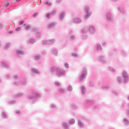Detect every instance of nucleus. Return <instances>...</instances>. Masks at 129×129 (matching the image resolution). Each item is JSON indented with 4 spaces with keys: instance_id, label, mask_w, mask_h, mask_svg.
Instances as JSON below:
<instances>
[{
    "instance_id": "obj_3",
    "label": "nucleus",
    "mask_w": 129,
    "mask_h": 129,
    "mask_svg": "<svg viewBox=\"0 0 129 129\" xmlns=\"http://www.w3.org/2000/svg\"><path fill=\"white\" fill-rule=\"evenodd\" d=\"M39 97H41V95L35 93L33 91H31L27 95V98L30 100H32V99H37V98H39Z\"/></svg>"
},
{
    "instance_id": "obj_46",
    "label": "nucleus",
    "mask_w": 129,
    "mask_h": 129,
    "mask_svg": "<svg viewBox=\"0 0 129 129\" xmlns=\"http://www.w3.org/2000/svg\"><path fill=\"white\" fill-rule=\"evenodd\" d=\"M51 17H52V16L51 15V13H50V14L47 13L46 14V18H47V19H50V18H51Z\"/></svg>"
},
{
    "instance_id": "obj_39",
    "label": "nucleus",
    "mask_w": 129,
    "mask_h": 129,
    "mask_svg": "<svg viewBox=\"0 0 129 129\" xmlns=\"http://www.w3.org/2000/svg\"><path fill=\"white\" fill-rule=\"evenodd\" d=\"M55 85H56V86H57V87L59 86H60L61 85V83H59L58 82H55L54 83Z\"/></svg>"
},
{
    "instance_id": "obj_17",
    "label": "nucleus",
    "mask_w": 129,
    "mask_h": 129,
    "mask_svg": "<svg viewBox=\"0 0 129 129\" xmlns=\"http://www.w3.org/2000/svg\"><path fill=\"white\" fill-rule=\"evenodd\" d=\"M81 90L82 94H85V92H86V88H85V86H82Z\"/></svg>"
},
{
    "instance_id": "obj_16",
    "label": "nucleus",
    "mask_w": 129,
    "mask_h": 129,
    "mask_svg": "<svg viewBox=\"0 0 129 129\" xmlns=\"http://www.w3.org/2000/svg\"><path fill=\"white\" fill-rule=\"evenodd\" d=\"M99 60L100 61V62H101L102 63H105V62H106L105 58H104V56H100L99 57Z\"/></svg>"
},
{
    "instance_id": "obj_56",
    "label": "nucleus",
    "mask_w": 129,
    "mask_h": 129,
    "mask_svg": "<svg viewBox=\"0 0 129 129\" xmlns=\"http://www.w3.org/2000/svg\"><path fill=\"white\" fill-rule=\"evenodd\" d=\"M15 103H16V101H12L10 102V104H15Z\"/></svg>"
},
{
    "instance_id": "obj_23",
    "label": "nucleus",
    "mask_w": 129,
    "mask_h": 129,
    "mask_svg": "<svg viewBox=\"0 0 129 129\" xmlns=\"http://www.w3.org/2000/svg\"><path fill=\"white\" fill-rule=\"evenodd\" d=\"M28 44H34V43H36V40L33 38L29 39L28 41Z\"/></svg>"
},
{
    "instance_id": "obj_55",
    "label": "nucleus",
    "mask_w": 129,
    "mask_h": 129,
    "mask_svg": "<svg viewBox=\"0 0 129 129\" xmlns=\"http://www.w3.org/2000/svg\"><path fill=\"white\" fill-rule=\"evenodd\" d=\"M74 33V32H73V30H70V36L72 35H73Z\"/></svg>"
},
{
    "instance_id": "obj_15",
    "label": "nucleus",
    "mask_w": 129,
    "mask_h": 129,
    "mask_svg": "<svg viewBox=\"0 0 129 129\" xmlns=\"http://www.w3.org/2000/svg\"><path fill=\"white\" fill-rule=\"evenodd\" d=\"M78 123L80 127H81V128H84V123H83L81 120H78Z\"/></svg>"
},
{
    "instance_id": "obj_18",
    "label": "nucleus",
    "mask_w": 129,
    "mask_h": 129,
    "mask_svg": "<svg viewBox=\"0 0 129 129\" xmlns=\"http://www.w3.org/2000/svg\"><path fill=\"white\" fill-rule=\"evenodd\" d=\"M58 91L60 93H65L66 92V90L62 87H59L58 89Z\"/></svg>"
},
{
    "instance_id": "obj_11",
    "label": "nucleus",
    "mask_w": 129,
    "mask_h": 129,
    "mask_svg": "<svg viewBox=\"0 0 129 129\" xmlns=\"http://www.w3.org/2000/svg\"><path fill=\"white\" fill-rule=\"evenodd\" d=\"M61 125L62 127H63V128L70 129L69 128V123H68V122H66V121L62 122V123H61Z\"/></svg>"
},
{
    "instance_id": "obj_52",
    "label": "nucleus",
    "mask_w": 129,
    "mask_h": 129,
    "mask_svg": "<svg viewBox=\"0 0 129 129\" xmlns=\"http://www.w3.org/2000/svg\"><path fill=\"white\" fill-rule=\"evenodd\" d=\"M11 45V43H8L6 46V49H8V48H10V46Z\"/></svg>"
},
{
    "instance_id": "obj_44",
    "label": "nucleus",
    "mask_w": 129,
    "mask_h": 129,
    "mask_svg": "<svg viewBox=\"0 0 129 129\" xmlns=\"http://www.w3.org/2000/svg\"><path fill=\"white\" fill-rule=\"evenodd\" d=\"M64 67H65L66 68H67V69L69 68V64H68V63H67V62H66V63H64Z\"/></svg>"
},
{
    "instance_id": "obj_2",
    "label": "nucleus",
    "mask_w": 129,
    "mask_h": 129,
    "mask_svg": "<svg viewBox=\"0 0 129 129\" xmlns=\"http://www.w3.org/2000/svg\"><path fill=\"white\" fill-rule=\"evenodd\" d=\"M87 31L91 34V35H94L96 31L94 26H89L85 27V29H82L81 32L82 34H86Z\"/></svg>"
},
{
    "instance_id": "obj_29",
    "label": "nucleus",
    "mask_w": 129,
    "mask_h": 129,
    "mask_svg": "<svg viewBox=\"0 0 129 129\" xmlns=\"http://www.w3.org/2000/svg\"><path fill=\"white\" fill-rule=\"evenodd\" d=\"M118 10L121 14H124L125 13V11H124V9H123V8H119Z\"/></svg>"
},
{
    "instance_id": "obj_5",
    "label": "nucleus",
    "mask_w": 129,
    "mask_h": 129,
    "mask_svg": "<svg viewBox=\"0 0 129 129\" xmlns=\"http://www.w3.org/2000/svg\"><path fill=\"white\" fill-rule=\"evenodd\" d=\"M122 77L123 78V83H127L129 80L128 74H127V72L125 71H123L122 73Z\"/></svg>"
},
{
    "instance_id": "obj_6",
    "label": "nucleus",
    "mask_w": 129,
    "mask_h": 129,
    "mask_svg": "<svg viewBox=\"0 0 129 129\" xmlns=\"http://www.w3.org/2000/svg\"><path fill=\"white\" fill-rule=\"evenodd\" d=\"M70 23H72V24H81L82 23V19L79 18H73L71 20Z\"/></svg>"
},
{
    "instance_id": "obj_49",
    "label": "nucleus",
    "mask_w": 129,
    "mask_h": 129,
    "mask_svg": "<svg viewBox=\"0 0 129 129\" xmlns=\"http://www.w3.org/2000/svg\"><path fill=\"white\" fill-rule=\"evenodd\" d=\"M18 77H19V76H18V75H15L13 76L14 79H15L16 80H17V79H18Z\"/></svg>"
},
{
    "instance_id": "obj_20",
    "label": "nucleus",
    "mask_w": 129,
    "mask_h": 129,
    "mask_svg": "<svg viewBox=\"0 0 129 129\" xmlns=\"http://www.w3.org/2000/svg\"><path fill=\"white\" fill-rule=\"evenodd\" d=\"M1 66H2V67L5 68V67H7V68H9L10 67V66H9L8 64H6V62L2 61L0 63Z\"/></svg>"
},
{
    "instance_id": "obj_60",
    "label": "nucleus",
    "mask_w": 129,
    "mask_h": 129,
    "mask_svg": "<svg viewBox=\"0 0 129 129\" xmlns=\"http://www.w3.org/2000/svg\"><path fill=\"white\" fill-rule=\"evenodd\" d=\"M15 85H16V86H19V83H18L17 82H15L14 83Z\"/></svg>"
},
{
    "instance_id": "obj_40",
    "label": "nucleus",
    "mask_w": 129,
    "mask_h": 129,
    "mask_svg": "<svg viewBox=\"0 0 129 129\" xmlns=\"http://www.w3.org/2000/svg\"><path fill=\"white\" fill-rule=\"evenodd\" d=\"M121 53L122 56H126V53H125V51H124V50H121Z\"/></svg>"
},
{
    "instance_id": "obj_33",
    "label": "nucleus",
    "mask_w": 129,
    "mask_h": 129,
    "mask_svg": "<svg viewBox=\"0 0 129 129\" xmlns=\"http://www.w3.org/2000/svg\"><path fill=\"white\" fill-rule=\"evenodd\" d=\"M108 70H109V71H110L111 72H115V70L110 67H108Z\"/></svg>"
},
{
    "instance_id": "obj_30",
    "label": "nucleus",
    "mask_w": 129,
    "mask_h": 129,
    "mask_svg": "<svg viewBox=\"0 0 129 129\" xmlns=\"http://www.w3.org/2000/svg\"><path fill=\"white\" fill-rule=\"evenodd\" d=\"M71 107H72L73 109H77V105L75 104H72L71 105Z\"/></svg>"
},
{
    "instance_id": "obj_57",
    "label": "nucleus",
    "mask_w": 129,
    "mask_h": 129,
    "mask_svg": "<svg viewBox=\"0 0 129 129\" xmlns=\"http://www.w3.org/2000/svg\"><path fill=\"white\" fill-rule=\"evenodd\" d=\"M42 54H43V55H46V54H47V51H46V50H43V51H42Z\"/></svg>"
},
{
    "instance_id": "obj_12",
    "label": "nucleus",
    "mask_w": 129,
    "mask_h": 129,
    "mask_svg": "<svg viewBox=\"0 0 129 129\" xmlns=\"http://www.w3.org/2000/svg\"><path fill=\"white\" fill-rule=\"evenodd\" d=\"M55 26L56 23L55 22H52L47 25V28H48V29H53Z\"/></svg>"
},
{
    "instance_id": "obj_10",
    "label": "nucleus",
    "mask_w": 129,
    "mask_h": 129,
    "mask_svg": "<svg viewBox=\"0 0 129 129\" xmlns=\"http://www.w3.org/2000/svg\"><path fill=\"white\" fill-rule=\"evenodd\" d=\"M31 72L32 74H41V72L36 68L31 69Z\"/></svg>"
},
{
    "instance_id": "obj_4",
    "label": "nucleus",
    "mask_w": 129,
    "mask_h": 129,
    "mask_svg": "<svg viewBox=\"0 0 129 129\" xmlns=\"http://www.w3.org/2000/svg\"><path fill=\"white\" fill-rule=\"evenodd\" d=\"M84 12L86 13L84 19L85 20H88L91 17L92 13L90 12V7L89 6H85L84 8Z\"/></svg>"
},
{
    "instance_id": "obj_54",
    "label": "nucleus",
    "mask_w": 129,
    "mask_h": 129,
    "mask_svg": "<svg viewBox=\"0 0 129 129\" xmlns=\"http://www.w3.org/2000/svg\"><path fill=\"white\" fill-rule=\"evenodd\" d=\"M126 114L127 117H129V110H127L126 111Z\"/></svg>"
},
{
    "instance_id": "obj_38",
    "label": "nucleus",
    "mask_w": 129,
    "mask_h": 129,
    "mask_svg": "<svg viewBox=\"0 0 129 129\" xmlns=\"http://www.w3.org/2000/svg\"><path fill=\"white\" fill-rule=\"evenodd\" d=\"M86 103L87 104V105H90V104H92V101H89V100H86Z\"/></svg>"
},
{
    "instance_id": "obj_58",
    "label": "nucleus",
    "mask_w": 129,
    "mask_h": 129,
    "mask_svg": "<svg viewBox=\"0 0 129 129\" xmlns=\"http://www.w3.org/2000/svg\"><path fill=\"white\" fill-rule=\"evenodd\" d=\"M24 23H25V21H21V22L19 23V26L23 25V24H24Z\"/></svg>"
},
{
    "instance_id": "obj_37",
    "label": "nucleus",
    "mask_w": 129,
    "mask_h": 129,
    "mask_svg": "<svg viewBox=\"0 0 129 129\" xmlns=\"http://www.w3.org/2000/svg\"><path fill=\"white\" fill-rule=\"evenodd\" d=\"M102 89H104V90H107L108 89V86L104 85L102 87Z\"/></svg>"
},
{
    "instance_id": "obj_48",
    "label": "nucleus",
    "mask_w": 129,
    "mask_h": 129,
    "mask_svg": "<svg viewBox=\"0 0 129 129\" xmlns=\"http://www.w3.org/2000/svg\"><path fill=\"white\" fill-rule=\"evenodd\" d=\"M41 33L40 32H38L36 33V38H40Z\"/></svg>"
},
{
    "instance_id": "obj_28",
    "label": "nucleus",
    "mask_w": 129,
    "mask_h": 129,
    "mask_svg": "<svg viewBox=\"0 0 129 129\" xmlns=\"http://www.w3.org/2000/svg\"><path fill=\"white\" fill-rule=\"evenodd\" d=\"M57 14V10H53L51 13L50 15L51 16H55Z\"/></svg>"
},
{
    "instance_id": "obj_21",
    "label": "nucleus",
    "mask_w": 129,
    "mask_h": 129,
    "mask_svg": "<svg viewBox=\"0 0 129 129\" xmlns=\"http://www.w3.org/2000/svg\"><path fill=\"white\" fill-rule=\"evenodd\" d=\"M97 49L98 51H102V47L101 46V44L100 43H97Z\"/></svg>"
},
{
    "instance_id": "obj_22",
    "label": "nucleus",
    "mask_w": 129,
    "mask_h": 129,
    "mask_svg": "<svg viewBox=\"0 0 129 129\" xmlns=\"http://www.w3.org/2000/svg\"><path fill=\"white\" fill-rule=\"evenodd\" d=\"M123 123L126 126H128L129 125V120L126 118H124L123 119Z\"/></svg>"
},
{
    "instance_id": "obj_34",
    "label": "nucleus",
    "mask_w": 129,
    "mask_h": 129,
    "mask_svg": "<svg viewBox=\"0 0 129 129\" xmlns=\"http://www.w3.org/2000/svg\"><path fill=\"white\" fill-rule=\"evenodd\" d=\"M45 4L46 6H48V7H51V6H52V2H49V1L45 2Z\"/></svg>"
},
{
    "instance_id": "obj_51",
    "label": "nucleus",
    "mask_w": 129,
    "mask_h": 129,
    "mask_svg": "<svg viewBox=\"0 0 129 129\" xmlns=\"http://www.w3.org/2000/svg\"><path fill=\"white\" fill-rule=\"evenodd\" d=\"M21 29H22V28H21V27H20L17 28L15 30V31H16V32H19V31H21Z\"/></svg>"
},
{
    "instance_id": "obj_53",
    "label": "nucleus",
    "mask_w": 129,
    "mask_h": 129,
    "mask_svg": "<svg viewBox=\"0 0 129 129\" xmlns=\"http://www.w3.org/2000/svg\"><path fill=\"white\" fill-rule=\"evenodd\" d=\"M6 78H7V79H10V78H11V75L8 74L6 76Z\"/></svg>"
},
{
    "instance_id": "obj_61",
    "label": "nucleus",
    "mask_w": 129,
    "mask_h": 129,
    "mask_svg": "<svg viewBox=\"0 0 129 129\" xmlns=\"http://www.w3.org/2000/svg\"><path fill=\"white\" fill-rule=\"evenodd\" d=\"M61 2H62V0H56V3H57V4H60Z\"/></svg>"
},
{
    "instance_id": "obj_8",
    "label": "nucleus",
    "mask_w": 129,
    "mask_h": 129,
    "mask_svg": "<svg viewBox=\"0 0 129 129\" xmlns=\"http://www.w3.org/2000/svg\"><path fill=\"white\" fill-rule=\"evenodd\" d=\"M86 75H87V70L85 68H84L83 70V73L81 76L80 77V79L82 80L84 78H86Z\"/></svg>"
},
{
    "instance_id": "obj_42",
    "label": "nucleus",
    "mask_w": 129,
    "mask_h": 129,
    "mask_svg": "<svg viewBox=\"0 0 129 129\" xmlns=\"http://www.w3.org/2000/svg\"><path fill=\"white\" fill-rule=\"evenodd\" d=\"M9 5H10V3H9V2H6L4 4V7L7 8V7H8V6H9Z\"/></svg>"
},
{
    "instance_id": "obj_25",
    "label": "nucleus",
    "mask_w": 129,
    "mask_h": 129,
    "mask_svg": "<svg viewBox=\"0 0 129 129\" xmlns=\"http://www.w3.org/2000/svg\"><path fill=\"white\" fill-rule=\"evenodd\" d=\"M68 90L69 92H72V90H73V87L71 85H69L68 87Z\"/></svg>"
},
{
    "instance_id": "obj_13",
    "label": "nucleus",
    "mask_w": 129,
    "mask_h": 129,
    "mask_svg": "<svg viewBox=\"0 0 129 129\" xmlns=\"http://www.w3.org/2000/svg\"><path fill=\"white\" fill-rule=\"evenodd\" d=\"M16 53L18 56H21V55H25V52L20 49L16 50Z\"/></svg>"
},
{
    "instance_id": "obj_47",
    "label": "nucleus",
    "mask_w": 129,
    "mask_h": 129,
    "mask_svg": "<svg viewBox=\"0 0 129 129\" xmlns=\"http://www.w3.org/2000/svg\"><path fill=\"white\" fill-rule=\"evenodd\" d=\"M56 105L55 104H51L50 105V108H55L56 107Z\"/></svg>"
},
{
    "instance_id": "obj_31",
    "label": "nucleus",
    "mask_w": 129,
    "mask_h": 129,
    "mask_svg": "<svg viewBox=\"0 0 129 129\" xmlns=\"http://www.w3.org/2000/svg\"><path fill=\"white\" fill-rule=\"evenodd\" d=\"M70 39L71 41H73V40H75L76 36L74 35H70Z\"/></svg>"
},
{
    "instance_id": "obj_62",
    "label": "nucleus",
    "mask_w": 129,
    "mask_h": 129,
    "mask_svg": "<svg viewBox=\"0 0 129 129\" xmlns=\"http://www.w3.org/2000/svg\"><path fill=\"white\" fill-rule=\"evenodd\" d=\"M112 3H117V2L118 1V0H111Z\"/></svg>"
},
{
    "instance_id": "obj_19",
    "label": "nucleus",
    "mask_w": 129,
    "mask_h": 129,
    "mask_svg": "<svg viewBox=\"0 0 129 129\" xmlns=\"http://www.w3.org/2000/svg\"><path fill=\"white\" fill-rule=\"evenodd\" d=\"M64 17H65V12L63 11L59 15V19L60 21H62L63 20Z\"/></svg>"
},
{
    "instance_id": "obj_27",
    "label": "nucleus",
    "mask_w": 129,
    "mask_h": 129,
    "mask_svg": "<svg viewBox=\"0 0 129 129\" xmlns=\"http://www.w3.org/2000/svg\"><path fill=\"white\" fill-rule=\"evenodd\" d=\"M49 44L48 42V40H43L41 42V45H43V46H45V45H48Z\"/></svg>"
},
{
    "instance_id": "obj_7",
    "label": "nucleus",
    "mask_w": 129,
    "mask_h": 129,
    "mask_svg": "<svg viewBox=\"0 0 129 129\" xmlns=\"http://www.w3.org/2000/svg\"><path fill=\"white\" fill-rule=\"evenodd\" d=\"M106 19L108 22H112L113 21V16L110 12H108L106 14Z\"/></svg>"
},
{
    "instance_id": "obj_63",
    "label": "nucleus",
    "mask_w": 129,
    "mask_h": 129,
    "mask_svg": "<svg viewBox=\"0 0 129 129\" xmlns=\"http://www.w3.org/2000/svg\"><path fill=\"white\" fill-rule=\"evenodd\" d=\"M102 45H103V46H106V42H103Z\"/></svg>"
},
{
    "instance_id": "obj_41",
    "label": "nucleus",
    "mask_w": 129,
    "mask_h": 129,
    "mask_svg": "<svg viewBox=\"0 0 129 129\" xmlns=\"http://www.w3.org/2000/svg\"><path fill=\"white\" fill-rule=\"evenodd\" d=\"M72 55L73 57H75V58H77V57H78V54L75 52L73 53Z\"/></svg>"
},
{
    "instance_id": "obj_14",
    "label": "nucleus",
    "mask_w": 129,
    "mask_h": 129,
    "mask_svg": "<svg viewBox=\"0 0 129 129\" xmlns=\"http://www.w3.org/2000/svg\"><path fill=\"white\" fill-rule=\"evenodd\" d=\"M24 27H26L25 30H26V31H29V30H31V28H32V26L30 24H24Z\"/></svg>"
},
{
    "instance_id": "obj_35",
    "label": "nucleus",
    "mask_w": 129,
    "mask_h": 129,
    "mask_svg": "<svg viewBox=\"0 0 129 129\" xmlns=\"http://www.w3.org/2000/svg\"><path fill=\"white\" fill-rule=\"evenodd\" d=\"M3 117L4 118H8V117H9V116L7 115V113H6V112H3Z\"/></svg>"
},
{
    "instance_id": "obj_26",
    "label": "nucleus",
    "mask_w": 129,
    "mask_h": 129,
    "mask_svg": "<svg viewBox=\"0 0 129 129\" xmlns=\"http://www.w3.org/2000/svg\"><path fill=\"white\" fill-rule=\"evenodd\" d=\"M48 44H53V43H55L56 41V40L55 39H48L47 40Z\"/></svg>"
},
{
    "instance_id": "obj_36",
    "label": "nucleus",
    "mask_w": 129,
    "mask_h": 129,
    "mask_svg": "<svg viewBox=\"0 0 129 129\" xmlns=\"http://www.w3.org/2000/svg\"><path fill=\"white\" fill-rule=\"evenodd\" d=\"M70 124H74L75 123V119H72L70 120Z\"/></svg>"
},
{
    "instance_id": "obj_59",
    "label": "nucleus",
    "mask_w": 129,
    "mask_h": 129,
    "mask_svg": "<svg viewBox=\"0 0 129 129\" xmlns=\"http://www.w3.org/2000/svg\"><path fill=\"white\" fill-rule=\"evenodd\" d=\"M16 112L17 114H20V113H21V111L20 110H16Z\"/></svg>"
},
{
    "instance_id": "obj_64",
    "label": "nucleus",
    "mask_w": 129,
    "mask_h": 129,
    "mask_svg": "<svg viewBox=\"0 0 129 129\" xmlns=\"http://www.w3.org/2000/svg\"><path fill=\"white\" fill-rule=\"evenodd\" d=\"M10 34H14V31H10Z\"/></svg>"
},
{
    "instance_id": "obj_24",
    "label": "nucleus",
    "mask_w": 129,
    "mask_h": 129,
    "mask_svg": "<svg viewBox=\"0 0 129 129\" xmlns=\"http://www.w3.org/2000/svg\"><path fill=\"white\" fill-rule=\"evenodd\" d=\"M34 59L36 61H38V60H40L41 59V55L37 54L34 56Z\"/></svg>"
},
{
    "instance_id": "obj_1",
    "label": "nucleus",
    "mask_w": 129,
    "mask_h": 129,
    "mask_svg": "<svg viewBox=\"0 0 129 129\" xmlns=\"http://www.w3.org/2000/svg\"><path fill=\"white\" fill-rule=\"evenodd\" d=\"M51 72L55 73L56 75L58 77H62V76H66V71L60 69L56 68V67H53L51 68Z\"/></svg>"
},
{
    "instance_id": "obj_45",
    "label": "nucleus",
    "mask_w": 129,
    "mask_h": 129,
    "mask_svg": "<svg viewBox=\"0 0 129 129\" xmlns=\"http://www.w3.org/2000/svg\"><path fill=\"white\" fill-rule=\"evenodd\" d=\"M117 81H118V82H119V83H121V82H122L121 77H118L117 78Z\"/></svg>"
},
{
    "instance_id": "obj_9",
    "label": "nucleus",
    "mask_w": 129,
    "mask_h": 129,
    "mask_svg": "<svg viewBox=\"0 0 129 129\" xmlns=\"http://www.w3.org/2000/svg\"><path fill=\"white\" fill-rule=\"evenodd\" d=\"M50 52L52 54V55H54L55 57H57L58 56V49L57 48L53 47L50 49Z\"/></svg>"
},
{
    "instance_id": "obj_32",
    "label": "nucleus",
    "mask_w": 129,
    "mask_h": 129,
    "mask_svg": "<svg viewBox=\"0 0 129 129\" xmlns=\"http://www.w3.org/2000/svg\"><path fill=\"white\" fill-rule=\"evenodd\" d=\"M24 95V93H18L16 97V98H18V97H22V96H23Z\"/></svg>"
},
{
    "instance_id": "obj_50",
    "label": "nucleus",
    "mask_w": 129,
    "mask_h": 129,
    "mask_svg": "<svg viewBox=\"0 0 129 129\" xmlns=\"http://www.w3.org/2000/svg\"><path fill=\"white\" fill-rule=\"evenodd\" d=\"M23 85H26L27 84V81L26 80H24V81L22 82Z\"/></svg>"
},
{
    "instance_id": "obj_43",
    "label": "nucleus",
    "mask_w": 129,
    "mask_h": 129,
    "mask_svg": "<svg viewBox=\"0 0 129 129\" xmlns=\"http://www.w3.org/2000/svg\"><path fill=\"white\" fill-rule=\"evenodd\" d=\"M88 38V36H87V35L86 34H84L83 35V38L84 39V40H86V39H87Z\"/></svg>"
}]
</instances>
